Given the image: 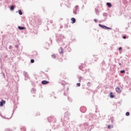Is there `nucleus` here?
Instances as JSON below:
<instances>
[{
	"label": "nucleus",
	"mask_w": 131,
	"mask_h": 131,
	"mask_svg": "<svg viewBox=\"0 0 131 131\" xmlns=\"http://www.w3.org/2000/svg\"><path fill=\"white\" fill-rule=\"evenodd\" d=\"M4 104H6V101L2 100V101L0 102L1 107H2V106H4Z\"/></svg>",
	"instance_id": "obj_2"
},
{
	"label": "nucleus",
	"mask_w": 131,
	"mask_h": 131,
	"mask_svg": "<svg viewBox=\"0 0 131 131\" xmlns=\"http://www.w3.org/2000/svg\"><path fill=\"white\" fill-rule=\"evenodd\" d=\"M123 38H124V39H125V38H126V36H123Z\"/></svg>",
	"instance_id": "obj_16"
},
{
	"label": "nucleus",
	"mask_w": 131,
	"mask_h": 131,
	"mask_svg": "<svg viewBox=\"0 0 131 131\" xmlns=\"http://www.w3.org/2000/svg\"><path fill=\"white\" fill-rule=\"evenodd\" d=\"M18 14H19V15H22L23 14L22 11H21V10H19L18 11Z\"/></svg>",
	"instance_id": "obj_11"
},
{
	"label": "nucleus",
	"mask_w": 131,
	"mask_h": 131,
	"mask_svg": "<svg viewBox=\"0 0 131 131\" xmlns=\"http://www.w3.org/2000/svg\"><path fill=\"white\" fill-rule=\"evenodd\" d=\"M34 62V59L31 60V63H33Z\"/></svg>",
	"instance_id": "obj_15"
},
{
	"label": "nucleus",
	"mask_w": 131,
	"mask_h": 131,
	"mask_svg": "<svg viewBox=\"0 0 131 131\" xmlns=\"http://www.w3.org/2000/svg\"><path fill=\"white\" fill-rule=\"evenodd\" d=\"M42 84H48V83H50V81H48L46 80H43L41 82Z\"/></svg>",
	"instance_id": "obj_3"
},
{
	"label": "nucleus",
	"mask_w": 131,
	"mask_h": 131,
	"mask_svg": "<svg viewBox=\"0 0 131 131\" xmlns=\"http://www.w3.org/2000/svg\"><path fill=\"white\" fill-rule=\"evenodd\" d=\"M110 96L111 98H113L114 97V95H113V93L112 92L110 93Z\"/></svg>",
	"instance_id": "obj_9"
},
{
	"label": "nucleus",
	"mask_w": 131,
	"mask_h": 131,
	"mask_svg": "<svg viewBox=\"0 0 131 131\" xmlns=\"http://www.w3.org/2000/svg\"><path fill=\"white\" fill-rule=\"evenodd\" d=\"M119 65H121V63H119Z\"/></svg>",
	"instance_id": "obj_21"
},
{
	"label": "nucleus",
	"mask_w": 131,
	"mask_h": 131,
	"mask_svg": "<svg viewBox=\"0 0 131 131\" xmlns=\"http://www.w3.org/2000/svg\"><path fill=\"white\" fill-rule=\"evenodd\" d=\"M106 5L108 6V7H109V8H111V7H112V5L110 3H107Z\"/></svg>",
	"instance_id": "obj_7"
},
{
	"label": "nucleus",
	"mask_w": 131,
	"mask_h": 131,
	"mask_svg": "<svg viewBox=\"0 0 131 131\" xmlns=\"http://www.w3.org/2000/svg\"><path fill=\"white\" fill-rule=\"evenodd\" d=\"M120 50H122V48L120 47V48H119V50L120 51Z\"/></svg>",
	"instance_id": "obj_19"
},
{
	"label": "nucleus",
	"mask_w": 131,
	"mask_h": 131,
	"mask_svg": "<svg viewBox=\"0 0 131 131\" xmlns=\"http://www.w3.org/2000/svg\"><path fill=\"white\" fill-rule=\"evenodd\" d=\"M14 9H15V6H11L10 7V10H11V11H14Z\"/></svg>",
	"instance_id": "obj_8"
},
{
	"label": "nucleus",
	"mask_w": 131,
	"mask_h": 131,
	"mask_svg": "<svg viewBox=\"0 0 131 131\" xmlns=\"http://www.w3.org/2000/svg\"><path fill=\"white\" fill-rule=\"evenodd\" d=\"M99 26H100L103 29H106V30L112 29L111 28H109V27H106V26H103V25H102L101 24H99Z\"/></svg>",
	"instance_id": "obj_1"
},
{
	"label": "nucleus",
	"mask_w": 131,
	"mask_h": 131,
	"mask_svg": "<svg viewBox=\"0 0 131 131\" xmlns=\"http://www.w3.org/2000/svg\"><path fill=\"white\" fill-rule=\"evenodd\" d=\"M77 86H80V83H78L76 84Z\"/></svg>",
	"instance_id": "obj_14"
},
{
	"label": "nucleus",
	"mask_w": 131,
	"mask_h": 131,
	"mask_svg": "<svg viewBox=\"0 0 131 131\" xmlns=\"http://www.w3.org/2000/svg\"><path fill=\"white\" fill-rule=\"evenodd\" d=\"M51 57L53 58V59H56V54H52Z\"/></svg>",
	"instance_id": "obj_10"
},
{
	"label": "nucleus",
	"mask_w": 131,
	"mask_h": 131,
	"mask_svg": "<svg viewBox=\"0 0 131 131\" xmlns=\"http://www.w3.org/2000/svg\"><path fill=\"white\" fill-rule=\"evenodd\" d=\"M79 82H81V78L79 79Z\"/></svg>",
	"instance_id": "obj_20"
},
{
	"label": "nucleus",
	"mask_w": 131,
	"mask_h": 131,
	"mask_svg": "<svg viewBox=\"0 0 131 131\" xmlns=\"http://www.w3.org/2000/svg\"><path fill=\"white\" fill-rule=\"evenodd\" d=\"M18 29H19V30H25V29H26V28H25L24 27L18 26Z\"/></svg>",
	"instance_id": "obj_5"
},
{
	"label": "nucleus",
	"mask_w": 131,
	"mask_h": 131,
	"mask_svg": "<svg viewBox=\"0 0 131 131\" xmlns=\"http://www.w3.org/2000/svg\"><path fill=\"white\" fill-rule=\"evenodd\" d=\"M116 91L117 93H121V89H120V88H119L118 87L116 88Z\"/></svg>",
	"instance_id": "obj_4"
},
{
	"label": "nucleus",
	"mask_w": 131,
	"mask_h": 131,
	"mask_svg": "<svg viewBox=\"0 0 131 131\" xmlns=\"http://www.w3.org/2000/svg\"><path fill=\"white\" fill-rule=\"evenodd\" d=\"M94 21H95V22H96V23H97V22H98V20L97 19H94Z\"/></svg>",
	"instance_id": "obj_18"
},
{
	"label": "nucleus",
	"mask_w": 131,
	"mask_h": 131,
	"mask_svg": "<svg viewBox=\"0 0 131 131\" xmlns=\"http://www.w3.org/2000/svg\"><path fill=\"white\" fill-rule=\"evenodd\" d=\"M71 21H72V24H73L74 23H75V22H76V19H75V18L72 17L71 18Z\"/></svg>",
	"instance_id": "obj_6"
},
{
	"label": "nucleus",
	"mask_w": 131,
	"mask_h": 131,
	"mask_svg": "<svg viewBox=\"0 0 131 131\" xmlns=\"http://www.w3.org/2000/svg\"><path fill=\"white\" fill-rule=\"evenodd\" d=\"M107 128H108L109 129H110L111 127H110V125H108L107 126Z\"/></svg>",
	"instance_id": "obj_17"
},
{
	"label": "nucleus",
	"mask_w": 131,
	"mask_h": 131,
	"mask_svg": "<svg viewBox=\"0 0 131 131\" xmlns=\"http://www.w3.org/2000/svg\"><path fill=\"white\" fill-rule=\"evenodd\" d=\"M120 73H125V70H124L121 71Z\"/></svg>",
	"instance_id": "obj_13"
},
{
	"label": "nucleus",
	"mask_w": 131,
	"mask_h": 131,
	"mask_svg": "<svg viewBox=\"0 0 131 131\" xmlns=\"http://www.w3.org/2000/svg\"><path fill=\"white\" fill-rule=\"evenodd\" d=\"M125 115L126 116H129V112H126Z\"/></svg>",
	"instance_id": "obj_12"
}]
</instances>
